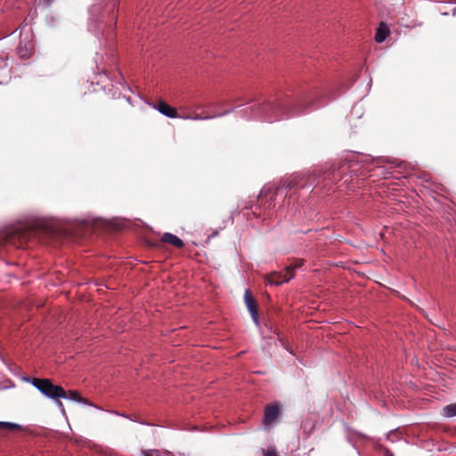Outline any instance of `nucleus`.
<instances>
[{
    "label": "nucleus",
    "mask_w": 456,
    "mask_h": 456,
    "mask_svg": "<svg viewBox=\"0 0 456 456\" xmlns=\"http://www.w3.org/2000/svg\"><path fill=\"white\" fill-rule=\"evenodd\" d=\"M156 109L163 115L168 117V118H180V116L178 115L177 113V110L176 109H175L174 107L168 105L167 103H166L165 102L163 101H159L158 102V105L156 106Z\"/></svg>",
    "instance_id": "obj_7"
},
{
    "label": "nucleus",
    "mask_w": 456,
    "mask_h": 456,
    "mask_svg": "<svg viewBox=\"0 0 456 456\" xmlns=\"http://www.w3.org/2000/svg\"><path fill=\"white\" fill-rule=\"evenodd\" d=\"M66 398H69V399L73 400V401H77L78 403H86V404L92 405V403H90L87 399L83 398L80 395V394L77 391H75V390H69L67 393V397Z\"/></svg>",
    "instance_id": "obj_10"
},
{
    "label": "nucleus",
    "mask_w": 456,
    "mask_h": 456,
    "mask_svg": "<svg viewBox=\"0 0 456 456\" xmlns=\"http://www.w3.org/2000/svg\"><path fill=\"white\" fill-rule=\"evenodd\" d=\"M444 412L447 417L456 416V403L449 404L444 408Z\"/></svg>",
    "instance_id": "obj_12"
},
{
    "label": "nucleus",
    "mask_w": 456,
    "mask_h": 456,
    "mask_svg": "<svg viewBox=\"0 0 456 456\" xmlns=\"http://www.w3.org/2000/svg\"><path fill=\"white\" fill-rule=\"evenodd\" d=\"M294 277L291 267H286L285 273L273 272L266 275V281L272 285H280L287 282Z\"/></svg>",
    "instance_id": "obj_4"
},
{
    "label": "nucleus",
    "mask_w": 456,
    "mask_h": 456,
    "mask_svg": "<svg viewBox=\"0 0 456 456\" xmlns=\"http://www.w3.org/2000/svg\"><path fill=\"white\" fill-rule=\"evenodd\" d=\"M388 456H393L392 454H389Z\"/></svg>",
    "instance_id": "obj_19"
},
{
    "label": "nucleus",
    "mask_w": 456,
    "mask_h": 456,
    "mask_svg": "<svg viewBox=\"0 0 456 456\" xmlns=\"http://www.w3.org/2000/svg\"><path fill=\"white\" fill-rule=\"evenodd\" d=\"M262 452L264 456H279L273 448L269 450H262Z\"/></svg>",
    "instance_id": "obj_17"
},
{
    "label": "nucleus",
    "mask_w": 456,
    "mask_h": 456,
    "mask_svg": "<svg viewBox=\"0 0 456 456\" xmlns=\"http://www.w3.org/2000/svg\"><path fill=\"white\" fill-rule=\"evenodd\" d=\"M161 241L163 243L170 244L177 248H182L184 246L183 241L180 238L169 232H166L162 235Z\"/></svg>",
    "instance_id": "obj_8"
},
{
    "label": "nucleus",
    "mask_w": 456,
    "mask_h": 456,
    "mask_svg": "<svg viewBox=\"0 0 456 456\" xmlns=\"http://www.w3.org/2000/svg\"><path fill=\"white\" fill-rule=\"evenodd\" d=\"M297 185H298V181L297 180L296 177L289 179L288 182H286L284 183V186L289 190H292V189L296 188Z\"/></svg>",
    "instance_id": "obj_14"
},
{
    "label": "nucleus",
    "mask_w": 456,
    "mask_h": 456,
    "mask_svg": "<svg viewBox=\"0 0 456 456\" xmlns=\"http://www.w3.org/2000/svg\"><path fill=\"white\" fill-rule=\"evenodd\" d=\"M58 406L63 410V404L61 401H58Z\"/></svg>",
    "instance_id": "obj_18"
},
{
    "label": "nucleus",
    "mask_w": 456,
    "mask_h": 456,
    "mask_svg": "<svg viewBox=\"0 0 456 456\" xmlns=\"http://www.w3.org/2000/svg\"><path fill=\"white\" fill-rule=\"evenodd\" d=\"M215 116H206V117H202L200 114H196L194 116H180V118H184V119H195V120H200V119H208V118H214Z\"/></svg>",
    "instance_id": "obj_13"
},
{
    "label": "nucleus",
    "mask_w": 456,
    "mask_h": 456,
    "mask_svg": "<svg viewBox=\"0 0 456 456\" xmlns=\"http://www.w3.org/2000/svg\"><path fill=\"white\" fill-rule=\"evenodd\" d=\"M18 53L20 54V57L22 58H28L31 54V48L30 49H28L26 47L25 51L22 50V47L20 46L19 48V51H18Z\"/></svg>",
    "instance_id": "obj_15"
},
{
    "label": "nucleus",
    "mask_w": 456,
    "mask_h": 456,
    "mask_svg": "<svg viewBox=\"0 0 456 456\" xmlns=\"http://www.w3.org/2000/svg\"><path fill=\"white\" fill-rule=\"evenodd\" d=\"M0 429H4L9 432L21 430L22 427L19 424L12 422L0 421Z\"/></svg>",
    "instance_id": "obj_11"
},
{
    "label": "nucleus",
    "mask_w": 456,
    "mask_h": 456,
    "mask_svg": "<svg viewBox=\"0 0 456 456\" xmlns=\"http://www.w3.org/2000/svg\"><path fill=\"white\" fill-rule=\"evenodd\" d=\"M244 298L254 322L258 325L257 304L248 289L245 291Z\"/></svg>",
    "instance_id": "obj_5"
},
{
    "label": "nucleus",
    "mask_w": 456,
    "mask_h": 456,
    "mask_svg": "<svg viewBox=\"0 0 456 456\" xmlns=\"http://www.w3.org/2000/svg\"><path fill=\"white\" fill-rule=\"evenodd\" d=\"M390 30L387 25L384 23H381L379 27L377 29L376 35H375V40L378 43H382L385 41V39L389 35Z\"/></svg>",
    "instance_id": "obj_9"
},
{
    "label": "nucleus",
    "mask_w": 456,
    "mask_h": 456,
    "mask_svg": "<svg viewBox=\"0 0 456 456\" xmlns=\"http://www.w3.org/2000/svg\"><path fill=\"white\" fill-rule=\"evenodd\" d=\"M280 190L281 187H276L274 189L268 188L266 190L262 191L258 197V204L263 205L265 209H269L273 208L274 206L273 201L276 196L278 195Z\"/></svg>",
    "instance_id": "obj_3"
},
{
    "label": "nucleus",
    "mask_w": 456,
    "mask_h": 456,
    "mask_svg": "<svg viewBox=\"0 0 456 456\" xmlns=\"http://www.w3.org/2000/svg\"><path fill=\"white\" fill-rule=\"evenodd\" d=\"M280 415V409L277 404H267L265 408L264 423L270 425L274 422Z\"/></svg>",
    "instance_id": "obj_6"
},
{
    "label": "nucleus",
    "mask_w": 456,
    "mask_h": 456,
    "mask_svg": "<svg viewBox=\"0 0 456 456\" xmlns=\"http://www.w3.org/2000/svg\"><path fill=\"white\" fill-rule=\"evenodd\" d=\"M303 265V260H297L294 264L288 265L287 267H291V273H294V270L300 268Z\"/></svg>",
    "instance_id": "obj_16"
},
{
    "label": "nucleus",
    "mask_w": 456,
    "mask_h": 456,
    "mask_svg": "<svg viewBox=\"0 0 456 456\" xmlns=\"http://www.w3.org/2000/svg\"><path fill=\"white\" fill-rule=\"evenodd\" d=\"M32 385L37 387L43 395L52 399L66 398L67 392L61 386L52 383L48 379L33 378Z\"/></svg>",
    "instance_id": "obj_2"
},
{
    "label": "nucleus",
    "mask_w": 456,
    "mask_h": 456,
    "mask_svg": "<svg viewBox=\"0 0 456 456\" xmlns=\"http://www.w3.org/2000/svg\"><path fill=\"white\" fill-rule=\"evenodd\" d=\"M299 110H296L295 112L288 106V103L285 102L282 99H276L273 102H266L262 105L258 106V110L260 112L265 114L267 117V119L272 122L273 120L281 118L283 115L289 116L298 114L303 111V110L306 109L311 105L310 102H305V98L301 99L298 102Z\"/></svg>",
    "instance_id": "obj_1"
}]
</instances>
